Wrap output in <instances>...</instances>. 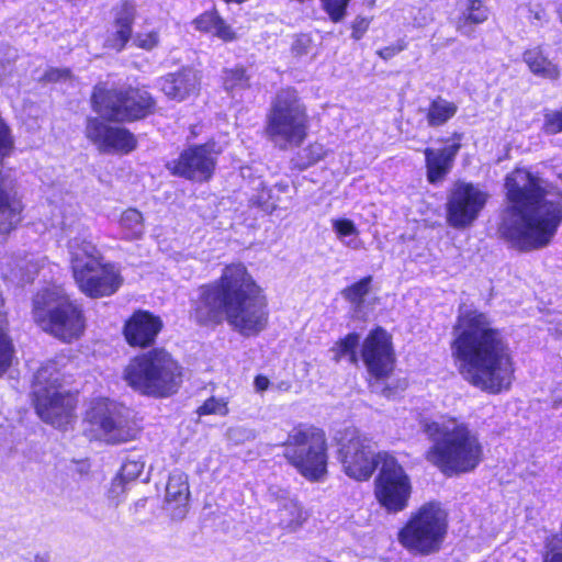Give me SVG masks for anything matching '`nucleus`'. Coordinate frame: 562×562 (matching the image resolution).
Masks as SVG:
<instances>
[{"mask_svg":"<svg viewBox=\"0 0 562 562\" xmlns=\"http://www.w3.org/2000/svg\"><path fill=\"white\" fill-rule=\"evenodd\" d=\"M269 301L246 265L224 266L221 276L199 286L190 318L200 327L215 328L226 321L243 336H257L269 325Z\"/></svg>","mask_w":562,"mask_h":562,"instance_id":"nucleus-2","label":"nucleus"},{"mask_svg":"<svg viewBox=\"0 0 562 562\" xmlns=\"http://www.w3.org/2000/svg\"><path fill=\"white\" fill-rule=\"evenodd\" d=\"M159 90L171 101L183 102L201 94L202 74L191 65L178 68L158 79Z\"/></svg>","mask_w":562,"mask_h":562,"instance_id":"nucleus-19","label":"nucleus"},{"mask_svg":"<svg viewBox=\"0 0 562 562\" xmlns=\"http://www.w3.org/2000/svg\"><path fill=\"white\" fill-rule=\"evenodd\" d=\"M333 228L339 238L358 234L355 223L349 218H337L333 221Z\"/></svg>","mask_w":562,"mask_h":562,"instance_id":"nucleus-42","label":"nucleus"},{"mask_svg":"<svg viewBox=\"0 0 562 562\" xmlns=\"http://www.w3.org/2000/svg\"><path fill=\"white\" fill-rule=\"evenodd\" d=\"M162 508L170 519H183L190 510V485L188 475L175 470L168 476Z\"/></svg>","mask_w":562,"mask_h":562,"instance_id":"nucleus-20","label":"nucleus"},{"mask_svg":"<svg viewBox=\"0 0 562 562\" xmlns=\"http://www.w3.org/2000/svg\"><path fill=\"white\" fill-rule=\"evenodd\" d=\"M279 198L273 194L272 188L260 184L249 199V206L258 209L266 214H272L278 209Z\"/></svg>","mask_w":562,"mask_h":562,"instance_id":"nucleus-32","label":"nucleus"},{"mask_svg":"<svg viewBox=\"0 0 562 562\" xmlns=\"http://www.w3.org/2000/svg\"><path fill=\"white\" fill-rule=\"evenodd\" d=\"M278 515L280 525L290 530H296L307 519V514L304 512L303 506L293 498H286L280 503Z\"/></svg>","mask_w":562,"mask_h":562,"instance_id":"nucleus-28","label":"nucleus"},{"mask_svg":"<svg viewBox=\"0 0 562 562\" xmlns=\"http://www.w3.org/2000/svg\"><path fill=\"white\" fill-rule=\"evenodd\" d=\"M422 430L431 441L425 460L446 477L471 473L484 460L477 434L456 416L443 415L441 422L424 419Z\"/></svg>","mask_w":562,"mask_h":562,"instance_id":"nucleus-5","label":"nucleus"},{"mask_svg":"<svg viewBox=\"0 0 562 562\" xmlns=\"http://www.w3.org/2000/svg\"><path fill=\"white\" fill-rule=\"evenodd\" d=\"M274 187L278 189V191L283 192V193L289 191V183L285 181L277 182L274 184Z\"/></svg>","mask_w":562,"mask_h":562,"instance_id":"nucleus-52","label":"nucleus"},{"mask_svg":"<svg viewBox=\"0 0 562 562\" xmlns=\"http://www.w3.org/2000/svg\"><path fill=\"white\" fill-rule=\"evenodd\" d=\"M159 44V34L156 31L148 32L143 38V49H153Z\"/></svg>","mask_w":562,"mask_h":562,"instance_id":"nucleus-46","label":"nucleus"},{"mask_svg":"<svg viewBox=\"0 0 562 562\" xmlns=\"http://www.w3.org/2000/svg\"><path fill=\"white\" fill-rule=\"evenodd\" d=\"M68 252L75 282L82 293L102 297L117 291L120 276L112 265L103 262L92 241L81 236L74 237L68 243Z\"/></svg>","mask_w":562,"mask_h":562,"instance_id":"nucleus-10","label":"nucleus"},{"mask_svg":"<svg viewBox=\"0 0 562 562\" xmlns=\"http://www.w3.org/2000/svg\"><path fill=\"white\" fill-rule=\"evenodd\" d=\"M507 205L498 223L499 237L520 252L547 247L562 223V203L547 200L542 180L526 168L505 177Z\"/></svg>","mask_w":562,"mask_h":562,"instance_id":"nucleus-3","label":"nucleus"},{"mask_svg":"<svg viewBox=\"0 0 562 562\" xmlns=\"http://www.w3.org/2000/svg\"><path fill=\"white\" fill-rule=\"evenodd\" d=\"M120 224L125 238H138L140 234V213L136 209L126 210L121 216Z\"/></svg>","mask_w":562,"mask_h":562,"instance_id":"nucleus-34","label":"nucleus"},{"mask_svg":"<svg viewBox=\"0 0 562 562\" xmlns=\"http://www.w3.org/2000/svg\"><path fill=\"white\" fill-rule=\"evenodd\" d=\"M70 76V71L68 69H57L52 68L45 72V80L47 81H58L61 79H67Z\"/></svg>","mask_w":562,"mask_h":562,"instance_id":"nucleus-45","label":"nucleus"},{"mask_svg":"<svg viewBox=\"0 0 562 562\" xmlns=\"http://www.w3.org/2000/svg\"><path fill=\"white\" fill-rule=\"evenodd\" d=\"M12 70L11 61L0 57V86L11 76Z\"/></svg>","mask_w":562,"mask_h":562,"instance_id":"nucleus-47","label":"nucleus"},{"mask_svg":"<svg viewBox=\"0 0 562 562\" xmlns=\"http://www.w3.org/2000/svg\"><path fill=\"white\" fill-rule=\"evenodd\" d=\"M458 112V105L438 95L434 98L426 110V121L430 127H440L447 124Z\"/></svg>","mask_w":562,"mask_h":562,"instance_id":"nucleus-26","label":"nucleus"},{"mask_svg":"<svg viewBox=\"0 0 562 562\" xmlns=\"http://www.w3.org/2000/svg\"><path fill=\"white\" fill-rule=\"evenodd\" d=\"M542 131L547 135H557L562 133V109L544 114Z\"/></svg>","mask_w":562,"mask_h":562,"instance_id":"nucleus-41","label":"nucleus"},{"mask_svg":"<svg viewBox=\"0 0 562 562\" xmlns=\"http://www.w3.org/2000/svg\"><path fill=\"white\" fill-rule=\"evenodd\" d=\"M370 21L363 16H357L351 24V37L359 41L368 31Z\"/></svg>","mask_w":562,"mask_h":562,"instance_id":"nucleus-44","label":"nucleus"},{"mask_svg":"<svg viewBox=\"0 0 562 562\" xmlns=\"http://www.w3.org/2000/svg\"><path fill=\"white\" fill-rule=\"evenodd\" d=\"M86 434L91 439L108 443H121L135 439L138 432L135 422H131L128 412L108 398L93 401L85 417Z\"/></svg>","mask_w":562,"mask_h":562,"instance_id":"nucleus-14","label":"nucleus"},{"mask_svg":"<svg viewBox=\"0 0 562 562\" xmlns=\"http://www.w3.org/2000/svg\"><path fill=\"white\" fill-rule=\"evenodd\" d=\"M251 76L243 65L224 68L221 76V86L224 91L233 95L236 91L248 90L251 87Z\"/></svg>","mask_w":562,"mask_h":562,"instance_id":"nucleus-27","label":"nucleus"},{"mask_svg":"<svg viewBox=\"0 0 562 562\" xmlns=\"http://www.w3.org/2000/svg\"><path fill=\"white\" fill-rule=\"evenodd\" d=\"M162 328L164 322L160 316L143 310V350L154 347L157 336L161 333Z\"/></svg>","mask_w":562,"mask_h":562,"instance_id":"nucleus-33","label":"nucleus"},{"mask_svg":"<svg viewBox=\"0 0 562 562\" xmlns=\"http://www.w3.org/2000/svg\"><path fill=\"white\" fill-rule=\"evenodd\" d=\"M91 104L100 117L87 119L85 134L97 149L104 154H126L135 149L137 139L133 134L103 120L128 122L139 119L140 103L137 90L106 89L97 86L91 95Z\"/></svg>","mask_w":562,"mask_h":562,"instance_id":"nucleus-6","label":"nucleus"},{"mask_svg":"<svg viewBox=\"0 0 562 562\" xmlns=\"http://www.w3.org/2000/svg\"><path fill=\"white\" fill-rule=\"evenodd\" d=\"M337 459L342 472L357 482L374 479V496L387 513L397 514L408 507L413 493L409 475L390 451H373L372 440L357 429H346L337 440Z\"/></svg>","mask_w":562,"mask_h":562,"instance_id":"nucleus-4","label":"nucleus"},{"mask_svg":"<svg viewBox=\"0 0 562 562\" xmlns=\"http://www.w3.org/2000/svg\"><path fill=\"white\" fill-rule=\"evenodd\" d=\"M14 347L7 333V317L3 311V299L0 295V376L11 367Z\"/></svg>","mask_w":562,"mask_h":562,"instance_id":"nucleus-31","label":"nucleus"},{"mask_svg":"<svg viewBox=\"0 0 562 562\" xmlns=\"http://www.w3.org/2000/svg\"><path fill=\"white\" fill-rule=\"evenodd\" d=\"M543 562H562V552L552 551L543 558Z\"/></svg>","mask_w":562,"mask_h":562,"instance_id":"nucleus-51","label":"nucleus"},{"mask_svg":"<svg viewBox=\"0 0 562 562\" xmlns=\"http://www.w3.org/2000/svg\"><path fill=\"white\" fill-rule=\"evenodd\" d=\"M557 14H558V19H559L560 23L562 24V3L560 4V7L557 10Z\"/></svg>","mask_w":562,"mask_h":562,"instance_id":"nucleus-53","label":"nucleus"},{"mask_svg":"<svg viewBox=\"0 0 562 562\" xmlns=\"http://www.w3.org/2000/svg\"><path fill=\"white\" fill-rule=\"evenodd\" d=\"M464 134L454 131L447 137H439L441 148L426 147L424 149L426 179L429 184H441L451 172L456 158L462 148Z\"/></svg>","mask_w":562,"mask_h":562,"instance_id":"nucleus-18","label":"nucleus"},{"mask_svg":"<svg viewBox=\"0 0 562 562\" xmlns=\"http://www.w3.org/2000/svg\"><path fill=\"white\" fill-rule=\"evenodd\" d=\"M488 199V192L479 184L457 180L449 190L445 204L448 225L456 229L472 226L485 209Z\"/></svg>","mask_w":562,"mask_h":562,"instance_id":"nucleus-16","label":"nucleus"},{"mask_svg":"<svg viewBox=\"0 0 562 562\" xmlns=\"http://www.w3.org/2000/svg\"><path fill=\"white\" fill-rule=\"evenodd\" d=\"M156 108V101L151 97L143 95V117L153 113Z\"/></svg>","mask_w":562,"mask_h":562,"instance_id":"nucleus-49","label":"nucleus"},{"mask_svg":"<svg viewBox=\"0 0 562 562\" xmlns=\"http://www.w3.org/2000/svg\"><path fill=\"white\" fill-rule=\"evenodd\" d=\"M22 202L18 196L14 180L0 171V233L11 232L21 221Z\"/></svg>","mask_w":562,"mask_h":562,"instance_id":"nucleus-21","label":"nucleus"},{"mask_svg":"<svg viewBox=\"0 0 562 562\" xmlns=\"http://www.w3.org/2000/svg\"><path fill=\"white\" fill-rule=\"evenodd\" d=\"M311 117L300 91L280 88L271 98L265 117L263 135L280 149L300 147L308 137Z\"/></svg>","mask_w":562,"mask_h":562,"instance_id":"nucleus-7","label":"nucleus"},{"mask_svg":"<svg viewBox=\"0 0 562 562\" xmlns=\"http://www.w3.org/2000/svg\"><path fill=\"white\" fill-rule=\"evenodd\" d=\"M305 157L297 156L295 161L293 162V169L296 171H304L307 168L316 165L324 158V153L321 147H316L315 145H308L304 148Z\"/></svg>","mask_w":562,"mask_h":562,"instance_id":"nucleus-36","label":"nucleus"},{"mask_svg":"<svg viewBox=\"0 0 562 562\" xmlns=\"http://www.w3.org/2000/svg\"><path fill=\"white\" fill-rule=\"evenodd\" d=\"M490 13V8L484 0H467L464 10L456 21L457 32L470 36V29L473 25L485 23L488 20Z\"/></svg>","mask_w":562,"mask_h":562,"instance_id":"nucleus-24","label":"nucleus"},{"mask_svg":"<svg viewBox=\"0 0 562 562\" xmlns=\"http://www.w3.org/2000/svg\"><path fill=\"white\" fill-rule=\"evenodd\" d=\"M140 474L139 456L127 458L122 464L120 480L124 483L135 481Z\"/></svg>","mask_w":562,"mask_h":562,"instance_id":"nucleus-40","label":"nucleus"},{"mask_svg":"<svg viewBox=\"0 0 562 562\" xmlns=\"http://www.w3.org/2000/svg\"><path fill=\"white\" fill-rule=\"evenodd\" d=\"M451 355L462 378L472 386L497 395L512 389L516 364L499 328L477 308L459 306Z\"/></svg>","mask_w":562,"mask_h":562,"instance_id":"nucleus-1","label":"nucleus"},{"mask_svg":"<svg viewBox=\"0 0 562 562\" xmlns=\"http://www.w3.org/2000/svg\"><path fill=\"white\" fill-rule=\"evenodd\" d=\"M360 358L372 379L379 382L390 379L396 367L392 335L382 326L373 327L362 340Z\"/></svg>","mask_w":562,"mask_h":562,"instance_id":"nucleus-17","label":"nucleus"},{"mask_svg":"<svg viewBox=\"0 0 562 562\" xmlns=\"http://www.w3.org/2000/svg\"><path fill=\"white\" fill-rule=\"evenodd\" d=\"M408 43L405 40H398L395 44L384 46L376 50V55L383 60H390L401 52L405 50Z\"/></svg>","mask_w":562,"mask_h":562,"instance_id":"nucleus-43","label":"nucleus"},{"mask_svg":"<svg viewBox=\"0 0 562 562\" xmlns=\"http://www.w3.org/2000/svg\"><path fill=\"white\" fill-rule=\"evenodd\" d=\"M282 456L308 482H322L328 474L329 445L326 431L310 423H297L288 431Z\"/></svg>","mask_w":562,"mask_h":562,"instance_id":"nucleus-9","label":"nucleus"},{"mask_svg":"<svg viewBox=\"0 0 562 562\" xmlns=\"http://www.w3.org/2000/svg\"><path fill=\"white\" fill-rule=\"evenodd\" d=\"M134 19V8L128 3H123L116 14V31L113 36L106 41V46L116 50L124 48L131 37V24Z\"/></svg>","mask_w":562,"mask_h":562,"instance_id":"nucleus-25","label":"nucleus"},{"mask_svg":"<svg viewBox=\"0 0 562 562\" xmlns=\"http://www.w3.org/2000/svg\"><path fill=\"white\" fill-rule=\"evenodd\" d=\"M33 319L64 342L79 339L86 329L83 312L59 290L46 288L33 299Z\"/></svg>","mask_w":562,"mask_h":562,"instance_id":"nucleus-11","label":"nucleus"},{"mask_svg":"<svg viewBox=\"0 0 562 562\" xmlns=\"http://www.w3.org/2000/svg\"><path fill=\"white\" fill-rule=\"evenodd\" d=\"M184 379V368L164 347L143 352V394L167 398L177 394Z\"/></svg>","mask_w":562,"mask_h":562,"instance_id":"nucleus-13","label":"nucleus"},{"mask_svg":"<svg viewBox=\"0 0 562 562\" xmlns=\"http://www.w3.org/2000/svg\"><path fill=\"white\" fill-rule=\"evenodd\" d=\"M449 533V513L439 501H428L413 510L397 531V541L413 557L438 554Z\"/></svg>","mask_w":562,"mask_h":562,"instance_id":"nucleus-8","label":"nucleus"},{"mask_svg":"<svg viewBox=\"0 0 562 562\" xmlns=\"http://www.w3.org/2000/svg\"><path fill=\"white\" fill-rule=\"evenodd\" d=\"M360 336L356 331L348 333L344 337L337 339L331 347L333 360L338 363L344 359H348L349 363L357 366L359 356L357 349L359 347Z\"/></svg>","mask_w":562,"mask_h":562,"instance_id":"nucleus-29","label":"nucleus"},{"mask_svg":"<svg viewBox=\"0 0 562 562\" xmlns=\"http://www.w3.org/2000/svg\"><path fill=\"white\" fill-rule=\"evenodd\" d=\"M193 24L195 30L212 34L225 43L233 42L237 37L235 31L232 30L214 7L199 14L193 20Z\"/></svg>","mask_w":562,"mask_h":562,"instance_id":"nucleus-23","label":"nucleus"},{"mask_svg":"<svg viewBox=\"0 0 562 562\" xmlns=\"http://www.w3.org/2000/svg\"><path fill=\"white\" fill-rule=\"evenodd\" d=\"M222 154L214 140L189 145L179 156L166 164L173 177L195 183L210 182L217 169L218 157Z\"/></svg>","mask_w":562,"mask_h":562,"instance_id":"nucleus-15","label":"nucleus"},{"mask_svg":"<svg viewBox=\"0 0 562 562\" xmlns=\"http://www.w3.org/2000/svg\"><path fill=\"white\" fill-rule=\"evenodd\" d=\"M529 20L541 21L546 18V10L542 8L532 9L529 8Z\"/></svg>","mask_w":562,"mask_h":562,"instance_id":"nucleus-50","label":"nucleus"},{"mask_svg":"<svg viewBox=\"0 0 562 562\" xmlns=\"http://www.w3.org/2000/svg\"><path fill=\"white\" fill-rule=\"evenodd\" d=\"M124 336L131 346H140V310L135 311L126 323Z\"/></svg>","mask_w":562,"mask_h":562,"instance_id":"nucleus-38","label":"nucleus"},{"mask_svg":"<svg viewBox=\"0 0 562 562\" xmlns=\"http://www.w3.org/2000/svg\"><path fill=\"white\" fill-rule=\"evenodd\" d=\"M254 385L257 392H265L270 386V380L263 374H257L254 380Z\"/></svg>","mask_w":562,"mask_h":562,"instance_id":"nucleus-48","label":"nucleus"},{"mask_svg":"<svg viewBox=\"0 0 562 562\" xmlns=\"http://www.w3.org/2000/svg\"><path fill=\"white\" fill-rule=\"evenodd\" d=\"M351 0H321L323 10L334 23L340 22L347 13Z\"/></svg>","mask_w":562,"mask_h":562,"instance_id":"nucleus-37","label":"nucleus"},{"mask_svg":"<svg viewBox=\"0 0 562 562\" xmlns=\"http://www.w3.org/2000/svg\"><path fill=\"white\" fill-rule=\"evenodd\" d=\"M35 408L47 424L61 428L69 424L76 398L61 389L60 374L54 364L41 368L35 375Z\"/></svg>","mask_w":562,"mask_h":562,"instance_id":"nucleus-12","label":"nucleus"},{"mask_svg":"<svg viewBox=\"0 0 562 562\" xmlns=\"http://www.w3.org/2000/svg\"><path fill=\"white\" fill-rule=\"evenodd\" d=\"M123 378L133 390H140V358L138 356L134 357L125 368Z\"/></svg>","mask_w":562,"mask_h":562,"instance_id":"nucleus-39","label":"nucleus"},{"mask_svg":"<svg viewBox=\"0 0 562 562\" xmlns=\"http://www.w3.org/2000/svg\"><path fill=\"white\" fill-rule=\"evenodd\" d=\"M195 413L198 416H206V415H221L226 416L229 413L228 402L225 398H217L215 396H211L206 398L202 405H200Z\"/></svg>","mask_w":562,"mask_h":562,"instance_id":"nucleus-35","label":"nucleus"},{"mask_svg":"<svg viewBox=\"0 0 562 562\" xmlns=\"http://www.w3.org/2000/svg\"><path fill=\"white\" fill-rule=\"evenodd\" d=\"M522 61L540 79L555 82L561 78V67L550 59L541 45L526 48L522 52Z\"/></svg>","mask_w":562,"mask_h":562,"instance_id":"nucleus-22","label":"nucleus"},{"mask_svg":"<svg viewBox=\"0 0 562 562\" xmlns=\"http://www.w3.org/2000/svg\"><path fill=\"white\" fill-rule=\"evenodd\" d=\"M372 282L373 277L371 274L364 276L353 283L345 286L341 290V295L356 310H360L366 303V296L371 292Z\"/></svg>","mask_w":562,"mask_h":562,"instance_id":"nucleus-30","label":"nucleus"}]
</instances>
